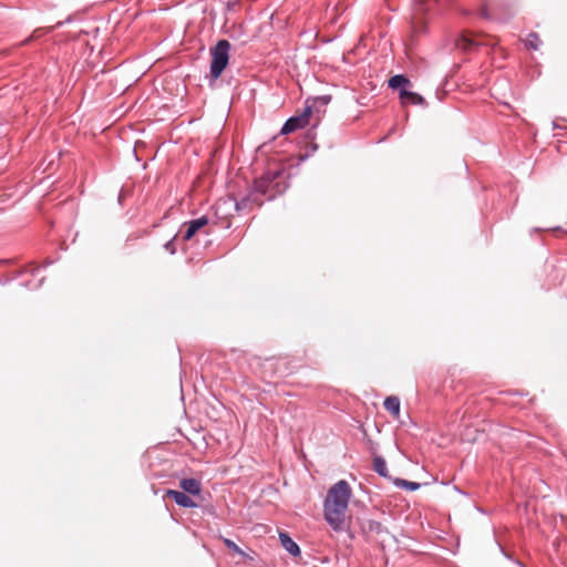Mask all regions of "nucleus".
I'll list each match as a JSON object with an SVG mask.
<instances>
[{"label":"nucleus","mask_w":567,"mask_h":567,"mask_svg":"<svg viewBox=\"0 0 567 567\" xmlns=\"http://www.w3.org/2000/svg\"><path fill=\"white\" fill-rule=\"evenodd\" d=\"M351 497V487L349 483L341 480L333 484L324 499L323 516L326 522L334 532L343 529L346 512Z\"/></svg>","instance_id":"nucleus-2"},{"label":"nucleus","mask_w":567,"mask_h":567,"mask_svg":"<svg viewBox=\"0 0 567 567\" xmlns=\"http://www.w3.org/2000/svg\"><path fill=\"white\" fill-rule=\"evenodd\" d=\"M513 564H515L517 567H526V565L523 561L518 560V559H514Z\"/></svg>","instance_id":"nucleus-26"},{"label":"nucleus","mask_w":567,"mask_h":567,"mask_svg":"<svg viewBox=\"0 0 567 567\" xmlns=\"http://www.w3.org/2000/svg\"><path fill=\"white\" fill-rule=\"evenodd\" d=\"M553 126L554 128L558 127V124H556L555 122H553Z\"/></svg>","instance_id":"nucleus-31"},{"label":"nucleus","mask_w":567,"mask_h":567,"mask_svg":"<svg viewBox=\"0 0 567 567\" xmlns=\"http://www.w3.org/2000/svg\"><path fill=\"white\" fill-rule=\"evenodd\" d=\"M400 100L403 104H413V105H425L426 104L425 99L422 95H420L416 92H412L410 90L402 91Z\"/></svg>","instance_id":"nucleus-11"},{"label":"nucleus","mask_w":567,"mask_h":567,"mask_svg":"<svg viewBox=\"0 0 567 567\" xmlns=\"http://www.w3.org/2000/svg\"><path fill=\"white\" fill-rule=\"evenodd\" d=\"M362 528L364 532L382 534L388 533V529L378 520L369 519L363 523Z\"/></svg>","instance_id":"nucleus-15"},{"label":"nucleus","mask_w":567,"mask_h":567,"mask_svg":"<svg viewBox=\"0 0 567 567\" xmlns=\"http://www.w3.org/2000/svg\"><path fill=\"white\" fill-rule=\"evenodd\" d=\"M392 483L398 488H403V489L411 491V492L417 491L421 487V483L412 482V481H408V480L399 478V477L393 478Z\"/></svg>","instance_id":"nucleus-14"},{"label":"nucleus","mask_w":567,"mask_h":567,"mask_svg":"<svg viewBox=\"0 0 567 567\" xmlns=\"http://www.w3.org/2000/svg\"><path fill=\"white\" fill-rule=\"evenodd\" d=\"M53 262H54L53 260L48 258V259H45L43 267H48V266L52 265Z\"/></svg>","instance_id":"nucleus-27"},{"label":"nucleus","mask_w":567,"mask_h":567,"mask_svg":"<svg viewBox=\"0 0 567 567\" xmlns=\"http://www.w3.org/2000/svg\"><path fill=\"white\" fill-rule=\"evenodd\" d=\"M279 540L282 548L289 553L292 557H298L301 555V549L299 545L290 537V535L286 532L279 533Z\"/></svg>","instance_id":"nucleus-7"},{"label":"nucleus","mask_w":567,"mask_h":567,"mask_svg":"<svg viewBox=\"0 0 567 567\" xmlns=\"http://www.w3.org/2000/svg\"><path fill=\"white\" fill-rule=\"evenodd\" d=\"M542 45V40L536 32H530L526 38V47L530 50H537Z\"/></svg>","instance_id":"nucleus-18"},{"label":"nucleus","mask_w":567,"mask_h":567,"mask_svg":"<svg viewBox=\"0 0 567 567\" xmlns=\"http://www.w3.org/2000/svg\"><path fill=\"white\" fill-rule=\"evenodd\" d=\"M179 487L182 488V492L193 496H197L202 492L200 482L193 477L183 478L179 482Z\"/></svg>","instance_id":"nucleus-10"},{"label":"nucleus","mask_w":567,"mask_h":567,"mask_svg":"<svg viewBox=\"0 0 567 567\" xmlns=\"http://www.w3.org/2000/svg\"><path fill=\"white\" fill-rule=\"evenodd\" d=\"M311 113L312 106H309V100H307L301 114L290 116L281 126L280 134L288 135L297 130L306 127L309 123Z\"/></svg>","instance_id":"nucleus-4"},{"label":"nucleus","mask_w":567,"mask_h":567,"mask_svg":"<svg viewBox=\"0 0 567 567\" xmlns=\"http://www.w3.org/2000/svg\"><path fill=\"white\" fill-rule=\"evenodd\" d=\"M480 16L483 18V19H486V20H489L492 17L488 12V9L486 7H483L481 10H480Z\"/></svg>","instance_id":"nucleus-23"},{"label":"nucleus","mask_w":567,"mask_h":567,"mask_svg":"<svg viewBox=\"0 0 567 567\" xmlns=\"http://www.w3.org/2000/svg\"><path fill=\"white\" fill-rule=\"evenodd\" d=\"M208 224L209 218L206 215L200 216L199 218L196 219H192L189 221H185L181 227V230L185 228L182 235L183 240H190L197 234V231H199L203 227H205Z\"/></svg>","instance_id":"nucleus-5"},{"label":"nucleus","mask_w":567,"mask_h":567,"mask_svg":"<svg viewBox=\"0 0 567 567\" xmlns=\"http://www.w3.org/2000/svg\"><path fill=\"white\" fill-rule=\"evenodd\" d=\"M121 202H122V192L118 195V203L121 204Z\"/></svg>","instance_id":"nucleus-30"},{"label":"nucleus","mask_w":567,"mask_h":567,"mask_svg":"<svg viewBox=\"0 0 567 567\" xmlns=\"http://www.w3.org/2000/svg\"><path fill=\"white\" fill-rule=\"evenodd\" d=\"M166 496L172 498L179 507H183V508L197 507V504L192 499V497L182 491L167 489Z\"/></svg>","instance_id":"nucleus-6"},{"label":"nucleus","mask_w":567,"mask_h":567,"mask_svg":"<svg viewBox=\"0 0 567 567\" xmlns=\"http://www.w3.org/2000/svg\"><path fill=\"white\" fill-rule=\"evenodd\" d=\"M16 259L14 258H3V259H0V266H9V265H13L16 264Z\"/></svg>","instance_id":"nucleus-24"},{"label":"nucleus","mask_w":567,"mask_h":567,"mask_svg":"<svg viewBox=\"0 0 567 567\" xmlns=\"http://www.w3.org/2000/svg\"><path fill=\"white\" fill-rule=\"evenodd\" d=\"M388 85L390 89L398 91L399 97L401 99V92L409 90V86H411V81L404 74H395L389 79Z\"/></svg>","instance_id":"nucleus-8"},{"label":"nucleus","mask_w":567,"mask_h":567,"mask_svg":"<svg viewBox=\"0 0 567 567\" xmlns=\"http://www.w3.org/2000/svg\"><path fill=\"white\" fill-rule=\"evenodd\" d=\"M472 45H474V42H473V41H467V40H466V48H471Z\"/></svg>","instance_id":"nucleus-28"},{"label":"nucleus","mask_w":567,"mask_h":567,"mask_svg":"<svg viewBox=\"0 0 567 567\" xmlns=\"http://www.w3.org/2000/svg\"><path fill=\"white\" fill-rule=\"evenodd\" d=\"M230 43L220 39L210 48L209 85L216 82L229 64Z\"/></svg>","instance_id":"nucleus-3"},{"label":"nucleus","mask_w":567,"mask_h":567,"mask_svg":"<svg viewBox=\"0 0 567 567\" xmlns=\"http://www.w3.org/2000/svg\"><path fill=\"white\" fill-rule=\"evenodd\" d=\"M219 208H220V204H217V206H216V213H215V215H216V216H217V213H218V209H219Z\"/></svg>","instance_id":"nucleus-29"},{"label":"nucleus","mask_w":567,"mask_h":567,"mask_svg":"<svg viewBox=\"0 0 567 567\" xmlns=\"http://www.w3.org/2000/svg\"><path fill=\"white\" fill-rule=\"evenodd\" d=\"M318 150V145L316 143L310 145V152L306 153L305 155L300 156V161H306L310 155H312Z\"/></svg>","instance_id":"nucleus-22"},{"label":"nucleus","mask_w":567,"mask_h":567,"mask_svg":"<svg viewBox=\"0 0 567 567\" xmlns=\"http://www.w3.org/2000/svg\"><path fill=\"white\" fill-rule=\"evenodd\" d=\"M373 471L375 473H378L383 478H388L391 481L393 480L389 474L386 462H385L384 457H382L380 455H375L373 457Z\"/></svg>","instance_id":"nucleus-12"},{"label":"nucleus","mask_w":567,"mask_h":567,"mask_svg":"<svg viewBox=\"0 0 567 567\" xmlns=\"http://www.w3.org/2000/svg\"><path fill=\"white\" fill-rule=\"evenodd\" d=\"M284 172L280 169L267 171L259 178L254 181L251 189L240 199L234 198V206L237 212L250 210L252 207H260L265 200H272L285 193L287 185L278 182Z\"/></svg>","instance_id":"nucleus-1"},{"label":"nucleus","mask_w":567,"mask_h":567,"mask_svg":"<svg viewBox=\"0 0 567 567\" xmlns=\"http://www.w3.org/2000/svg\"><path fill=\"white\" fill-rule=\"evenodd\" d=\"M39 272V267L33 266V264L27 265L21 269L14 271L11 277H0V285L6 286L9 285L12 280L18 279L24 275L37 276Z\"/></svg>","instance_id":"nucleus-9"},{"label":"nucleus","mask_w":567,"mask_h":567,"mask_svg":"<svg viewBox=\"0 0 567 567\" xmlns=\"http://www.w3.org/2000/svg\"><path fill=\"white\" fill-rule=\"evenodd\" d=\"M176 237H177V235H175L172 239H169L168 241H166L164 244V249L166 251H168L171 255H174L176 252V246H175Z\"/></svg>","instance_id":"nucleus-21"},{"label":"nucleus","mask_w":567,"mask_h":567,"mask_svg":"<svg viewBox=\"0 0 567 567\" xmlns=\"http://www.w3.org/2000/svg\"><path fill=\"white\" fill-rule=\"evenodd\" d=\"M43 281H44V277L40 278L37 281H32V280L21 281L20 285L28 290H37L43 285Z\"/></svg>","instance_id":"nucleus-19"},{"label":"nucleus","mask_w":567,"mask_h":567,"mask_svg":"<svg viewBox=\"0 0 567 567\" xmlns=\"http://www.w3.org/2000/svg\"><path fill=\"white\" fill-rule=\"evenodd\" d=\"M308 100H309V103L311 102V104H309V106H312V110L313 109L318 110L319 107L327 106L331 102V95H319V96H315V97H311Z\"/></svg>","instance_id":"nucleus-17"},{"label":"nucleus","mask_w":567,"mask_h":567,"mask_svg":"<svg viewBox=\"0 0 567 567\" xmlns=\"http://www.w3.org/2000/svg\"><path fill=\"white\" fill-rule=\"evenodd\" d=\"M224 544L233 553H236L238 555H243L244 554L241 548L234 540L228 539V538H224Z\"/></svg>","instance_id":"nucleus-20"},{"label":"nucleus","mask_w":567,"mask_h":567,"mask_svg":"<svg viewBox=\"0 0 567 567\" xmlns=\"http://www.w3.org/2000/svg\"><path fill=\"white\" fill-rule=\"evenodd\" d=\"M361 433H362V436H363V441L364 443L367 444V447L369 450V452L372 454V455H377L378 451H379V444L377 442H374L370 436L369 434L367 433V430L364 429L363 424H361L359 426Z\"/></svg>","instance_id":"nucleus-16"},{"label":"nucleus","mask_w":567,"mask_h":567,"mask_svg":"<svg viewBox=\"0 0 567 567\" xmlns=\"http://www.w3.org/2000/svg\"><path fill=\"white\" fill-rule=\"evenodd\" d=\"M383 406L392 415L399 416L401 403H400V399L398 396H395V395L386 396L383 402Z\"/></svg>","instance_id":"nucleus-13"},{"label":"nucleus","mask_w":567,"mask_h":567,"mask_svg":"<svg viewBox=\"0 0 567 567\" xmlns=\"http://www.w3.org/2000/svg\"><path fill=\"white\" fill-rule=\"evenodd\" d=\"M501 549H502V553L504 554V556H505L508 560L513 561V560L515 559L512 555L507 554V553H506L502 547H501Z\"/></svg>","instance_id":"nucleus-25"}]
</instances>
